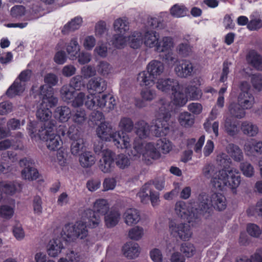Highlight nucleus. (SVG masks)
I'll use <instances>...</instances> for the list:
<instances>
[{
  "instance_id": "6e6d98bb",
  "label": "nucleus",
  "mask_w": 262,
  "mask_h": 262,
  "mask_svg": "<svg viewBox=\"0 0 262 262\" xmlns=\"http://www.w3.org/2000/svg\"><path fill=\"white\" fill-rule=\"evenodd\" d=\"M67 135L72 141H76L79 139H83L80 135L79 130L74 126H71L67 132Z\"/></svg>"
},
{
  "instance_id": "412c9836",
  "label": "nucleus",
  "mask_w": 262,
  "mask_h": 262,
  "mask_svg": "<svg viewBox=\"0 0 262 262\" xmlns=\"http://www.w3.org/2000/svg\"><path fill=\"white\" fill-rule=\"evenodd\" d=\"M172 94L173 95V104L176 106H183L188 101V97L186 93H183V89L182 85L179 83L178 89L173 90Z\"/></svg>"
},
{
  "instance_id": "de8ad7c7",
  "label": "nucleus",
  "mask_w": 262,
  "mask_h": 262,
  "mask_svg": "<svg viewBox=\"0 0 262 262\" xmlns=\"http://www.w3.org/2000/svg\"><path fill=\"white\" fill-rule=\"evenodd\" d=\"M119 126L122 130L120 133H123V135L126 137V139L127 141L128 138L124 135V132L129 133L132 130L134 127L133 121L129 118L124 117L121 120L119 123Z\"/></svg>"
},
{
  "instance_id": "4c0bfd02",
  "label": "nucleus",
  "mask_w": 262,
  "mask_h": 262,
  "mask_svg": "<svg viewBox=\"0 0 262 262\" xmlns=\"http://www.w3.org/2000/svg\"><path fill=\"white\" fill-rule=\"evenodd\" d=\"M60 94L64 101L70 103L75 96L76 92L71 86L64 85L61 88Z\"/></svg>"
},
{
  "instance_id": "b1692460",
  "label": "nucleus",
  "mask_w": 262,
  "mask_h": 262,
  "mask_svg": "<svg viewBox=\"0 0 262 262\" xmlns=\"http://www.w3.org/2000/svg\"><path fill=\"white\" fill-rule=\"evenodd\" d=\"M238 101L241 104L243 110L249 109L254 101L253 96L248 91L242 92L238 97Z\"/></svg>"
},
{
  "instance_id": "f3484780",
  "label": "nucleus",
  "mask_w": 262,
  "mask_h": 262,
  "mask_svg": "<svg viewBox=\"0 0 262 262\" xmlns=\"http://www.w3.org/2000/svg\"><path fill=\"white\" fill-rule=\"evenodd\" d=\"M194 82H191L185 89V93L191 100H198L202 96V92L200 86L201 82L199 80L198 83L194 84Z\"/></svg>"
},
{
  "instance_id": "a878e982",
  "label": "nucleus",
  "mask_w": 262,
  "mask_h": 262,
  "mask_svg": "<svg viewBox=\"0 0 262 262\" xmlns=\"http://www.w3.org/2000/svg\"><path fill=\"white\" fill-rule=\"evenodd\" d=\"M104 215L105 226L107 228H111L118 224L120 220V214L117 210L112 209Z\"/></svg>"
},
{
  "instance_id": "aec40b11",
  "label": "nucleus",
  "mask_w": 262,
  "mask_h": 262,
  "mask_svg": "<svg viewBox=\"0 0 262 262\" xmlns=\"http://www.w3.org/2000/svg\"><path fill=\"white\" fill-rule=\"evenodd\" d=\"M124 255L128 259H134L138 256L139 251V245L130 242L125 244L122 247Z\"/></svg>"
},
{
  "instance_id": "f8f14e48",
  "label": "nucleus",
  "mask_w": 262,
  "mask_h": 262,
  "mask_svg": "<svg viewBox=\"0 0 262 262\" xmlns=\"http://www.w3.org/2000/svg\"><path fill=\"white\" fill-rule=\"evenodd\" d=\"M194 66L189 60L182 59L179 61L174 70L176 74L181 78H187L192 76Z\"/></svg>"
},
{
  "instance_id": "13d9d810",
  "label": "nucleus",
  "mask_w": 262,
  "mask_h": 262,
  "mask_svg": "<svg viewBox=\"0 0 262 262\" xmlns=\"http://www.w3.org/2000/svg\"><path fill=\"white\" fill-rule=\"evenodd\" d=\"M143 235V229L139 226H136L132 228L128 232L129 237L136 241L140 239Z\"/></svg>"
},
{
  "instance_id": "864d4df0",
  "label": "nucleus",
  "mask_w": 262,
  "mask_h": 262,
  "mask_svg": "<svg viewBox=\"0 0 262 262\" xmlns=\"http://www.w3.org/2000/svg\"><path fill=\"white\" fill-rule=\"evenodd\" d=\"M170 14L176 17H181L186 14V8L183 6L178 4L173 5L170 9Z\"/></svg>"
},
{
  "instance_id": "4d7b16f0",
  "label": "nucleus",
  "mask_w": 262,
  "mask_h": 262,
  "mask_svg": "<svg viewBox=\"0 0 262 262\" xmlns=\"http://www.w3.org/2000/svg\"><path fill=\"white\" fill-rule=\"evenodd\" d=\"M228 109L230 115H245V111L238 102H231L229 105Z\"/></svg>"
},
{
  "instance_id": "3c124183",
  "label": "nucleus",
  "mask_w": 262,
  "mask_h": 262,
  "mask_svg": "<svg viewBox=\"0 0 262 262\" xmlns=\"http://www.w3.org/2000/svg\"><path fill=\"white\" fill-rule=\"evenodd\" d=\"M124 34H117L113 36L112 44L114 47L117 49L124 48L126 43V38Z\"/></svg>"
},
{
  "instance_id": "e2e57ef3",
  "label": "nucleus",
  "mask_w": 262,
  "mask_h": 262,
  "mask_svg": "<svg viewBox=\"0 0 262 262\" xmlns=\"http://www.w3.org/2000/svg\"><path fill=\"white\" fill-rule=\"evenodd\" d=\"M253 88L258 91L262 90V75L260 74H254L251 80Z\"/></svg>"
},
{
  "instance_id": "0e129e2a",
  "label": "nucleus",
  "mask_w": 262,
  "mask_h": 262,
  "mask_svg": "<svg viewBox=\"0 0 262 262\" xmlns=\"http://www.w3.org/2000/svg\"><path fill=\"white\" fill-rule=\"evenodd\" d=\"M247 232L251 236L258 237L261 234V231L260 228L254 224H249L247 227Z\"/></svg>"
},
{
  "instance_id": "bb28decb",
  "label": "nucleus",
  "mask_w": 262,
  "mask_h": 262,
  "mask_svg": "<svg viewBox=\"0 0 262 262\" xmlns=\"http://www.w3.org/2000/svg\"><path fill=\"white\" fill-rule=\"evenodd\" d=\"M184 39L186 42H182L178 45L176 50L178 54L182 57H188L192 52V46L190 45V35H186Z\"/></svg>"
},
{
  "instance_id": "dca6fc26",
  "label": "nucleus",
  "mask_w": 262,
  "mask_h": 262,
  "mask_svg": "<svg viewBox=\"0 0 262 262\" xmlns=\"http://www.w3.org/2000/svg\"><path fill=\"white\" fill-rule=\"evenodd\" d=\"M247 63L258 71H262V56L255 50H250L246 57Z\"/></svg>"
},
{
  "instance_id": "09e8293b",
  "label": "nucleus",
  "mask_w": 262,
  "mask_h": 262,
  "mask_svg": "<svg viewBox=\"0 0 262 262\" xmlns=\"http://www.w3.org/2000/svg\"><path fill=\"white\" fill-rule=\"evenodd\" d=\"M21 176L23 179L29 180L37 179L39 176V173L37 169L34 167L30 169H24L21 171Z\"/></svg>"
},
{
  "instance_id": "f704fd0d",
  "label": "nucleus",
  "mask_w": 262,
  "mask_h": 262,
  "mask_svg": "<svg viewBox=\"0 0 262 262\" xmlns=\"http://www.w3.org/2000/svg\"><path fill=\"white\" fill-rule=\"evenodd\" d=\"M227 152L234 160L240 162L243 159V154L239 147L234 144L230 143L226 147Z\"/></svg>"
},
{
  "instance_id": "bf43d9fd",
  "label": "nucleus",
  "mask_w": 262,
  "mask_h": 262,
  "mask_svg": "<svg viewBox=\"0 0 262 262\" xmlns=\"http://www.w3.org/2000/svg\"><path fill=\"white\" fill-rule=\"evenodd\" d=\"M14 213L13 209L8 205H2L0 207V216L2 218L9 220L12 217Z\"/></svg>"
},
{
  "instance_id": "cd10ccee",
  "label": "nucleus",
  "mask_w": 262,
  "mask_h": 262,
  "mask_svg": "<svg viewBox=\"0 0 262 262\" xmlns=\"http://www.w3.org/2000/svg\"><path fill=\"white\" fill-rule=\"evenodd\" d=\"M100 99V96H97L95 94H91V96H88L85 101V105L88 109L96 111L95 115H103L102 112L97 110L99 108Z\"/></svg>"
},
{
  "instance_id": "338daca9",
  "label": "nucleus",
  "mask_w": 262,
  "mask_h": 262,
  "mask_svg": "<svg viewBox=\"0 0 262 262\" xmlns=\"http://www.w3.org/2000/svg\"><path fill=\"white\" fill-rule=\"evenodd\" d=\"M181 251L187 257L192 256L194 253V247L190 244H182L181 247Z\"/></svg>"
},
{
  "instance_id": "8fccbe9b",
  "label": "nucleus",
  "mask_w": 262,
  "mask_h": 262,
  "mask_svg": "<svg viewBox=\"0 0 262 262\" xmlns=\"http://www.w3.org/2000/svg\"><path fill=\"white\" fill-rule=\"evenodd\" d=\"M68 85L71 86L75 91H80L82 88L84 87L82 77L80 75L73 77Z\"/></svg>"
},
{
  "instance_id": "a18cd8bd",
  "label": "nucleus",
  "mask_w": 262,
  "mask_h": 262,
  "mask_svg": "<svg viewBox=\"0 0 262 262\" xmlns=\"http://www.w3.org/2000/svg\"><path fill=\"white\" fill-rule=\"evenodd\" d=\"M16 186L12 182H0V190L6 194L13 195L16 191Z\"/></svg>"
},
{
  "instance_id": "79ce46f5",
  "label": "nucleus",
  "mask_w": 262,
  "mask_h": 262,
  "mask_svg": "<svg viewBox=\"0 0 262 262\" xmlns=\"http://www.w3.org/2000/svg\"><path fill=\"white\" fill-rule=\"evenodd\" d=\"M241 129L245 135L249 137L255 136L258 132V128L256 125L248 122L242 123Z\"/></svg>"
},
{
  "instance_id": "774afa93",
  "label": "nucleus",
  "mask_w": 262,
  "mask_h": 262,
  "mask_svg": "<svg viewBox=\"0 0 262 262\" xmlns=\"http://www.w3.org/2000/svg\"><path fill=\"white\" fill-rule=\"evenodd\" d=\"M84 99V93L83 92H80L78 94L76 93L75 96L71 102H72V104L74 107H77L83 105Z\"/></svg>"
},
{
  "instance_id": "4468645a",
  "label": "nucleus",
  "mask_w": 262,
  "mask_h": 262,
  "mask_svg": "<svg viewBox=\"0 0 262 262\" xmlns=\"http://www.w3.org/2000/svg\"><path fill=\"white\" fill-rule=\"evenodd\" d=\"M170 116H164L163 119L158 118L152 122L151 127L154 128V134L157 137L165 136L168 132L169 127L167 123V119Z\"/></svg>"
},
{
  "instance_id": "e433bc0d",
  "label": "nucleus",
  "mask_w": 262,
  "mask_h": 262,
  "mask_svg": "<svg viewBox=\"0 0 262 262\" xmlns=\"http://www.w3.org/2000/svg\"><path fill=\"white\" fill-rule=\"evenodd\" d=\"M86 150L83 139H79L71 143V152L74 156H80Z\"/></svg>"
},
{
  "instance_id": "603ef678",
  "label": "nucleus",
  "mask_w": 262,
  "mask_h": 262,
  "mask_svg": "<svg viewBox=\"0 0 262 262\" xmlns=\"http://www.w3.org/2000/svg\"><path fill=\"white\" fill-rule=\"evenodd\" d=\"M231 159L228 155L222 154L216 157V163L218 165L223 168L222 169L228 168L231 164Z\"/></svg>"
},
{
  "instance_id": "a19ab883",
  "label": "nucleus",
  "mask_w": 262,
  "mask_h": 262,
  "mask_svg": "<svg viewBox=\"0 0 262 262\" xmlns=\"http://www.w3.org/2000/svg\"><path fill=\"white\" fill-rule=\"evenodd\" d=\"M114 28L116 32L125 34L129 30V23L127 19L119 18L114 21Z\"/></svg>"
},
{
  "instance_id": "5fc2aeb1",
  "label": "nucleus",
  "mask_w": 262,
  "mask_h": 262,
  "mask_svg": "<svg viewBox=\"0 0 262 262\" xmlns=\"http://www.w3.org/2000/svg\"><path fill=\"white\" fill-rule=\"evenodd\" d=\"M156 146L158 150H161L164 154L168 152L171 149L170 142L166 138L159 139L156 143Z\"/></svg>"
},
{
  "instance_id": "c03bdc74",
  "label": "nucleus",
  "mask_w": 262,
  "mask_h": 262,
  "mask_svg": "<svg viewBox=\"0 0 262 262\" xmlns=\"http://www.w3.org/2000/svg\"><path fill=\"white\" fill-rule=\"evenodd\" d=\"M136 125V134L140 139L139 141H142V139L146 138L149 134V126L143 121L139 122Z\"/></svg>"
},
{
  "instance_id": "58836bf2",
  "label": "nucleus",
  "mask_w": 262,
  "mask_h": 262,
  "mask_svg": "<svg viewBox=\"0 0 262 262\" xmlns=\"http://www.w3.org/2000/svg\"><path fill=\"white\" fill-rule=\"evenodd\" d=\"M93 208L99 215H104L108 212L110 207L106 200L100 199L95 202Z\"/></svg>"
},
{
  "instance_id": "1a4fd4ad",
  "label": "nucleus",
  "mask_w": 262,
  "mask_h": 262,
  "mask_svg": "<svg viewBox=\"0 0 262 262\" xmlns=\"http://www.w3.org/2000/svg\"><path fill=\"white\" fill-rule=\"evenodd\" d=\"M169 228L171 234L173 236L178 237L184 241L189 240L192 234L190 227L188 224L180 223L176 224L174 222L170 221Z\"/></svg>"
},
{
  "instance_id": "39448f33",
  "label": "nucleus",
  "mask_w": 262,
  "mask_h": 262,
  "mask_svg": "<svg viewBox=\"0 0 262 262\" xmlns=\"http://www.w3.org/2000/svg\"><path fill=\"white\" fill-rule=\"evenodd\" d=\"M98 136L105 141H112L117 148H126L129 143L126 137L119 132L114 133L111 124L106 121L101 122L96 129Z\"/></svg>"
},
{
  "instance_id": "680f3d73",
  "label": "nucleus",
  "mask_w": 262,
  "mask_h": 262,
  "mask_svg": "<svg viewBox=\"0 0 262 262\" xmlns=\"http://www.w3.org/2000/svg\"><path fill=\"white\" fill-rule=\"evenodd\" d=\"M26 8L20 5L13 7L11 9V15L13 17L19 18L24 16L25 14Z\"/></svg>"
},
{
  "instance_id": "6ab92c4d",
  "label": "nucleus",
  "mask_w": 262,
  "mask_h": 262,
  "mask_svg": "<svg viewBox=\"0 0 262 262\" xmlns=\"http://www.w3.org/2000/svg\"><path fill=\"white\" fill-rule=\"evenodd\" d=\"M179 82L173 79H160L157 83V88L162 92H168L170 90L172 91L178 89Z\"/></svg>"
},
{
  "instance_id": "7c9ffc66",
  "label": "nucleus",
  "mask_w": 262,
  "mask_h": 262,
  "mask_svg": "<svg viewBox=\"0 0 262 262\" xmlns=\"http://www.w3.org/2000/svg\"><path fill=\"white\" fill-rule=\"evenodd\" d=\"M79 161L82 167L89 168L95 163L96 158L91 151L85 150L79 156Z\"/></svg>"
},
{
  "instance_id": "c85d7f7f",
  "label": "nucleus",
  "mask_w": 262,
  "mask_h": 262,
  "mask_svg": "<svg viewBox=\"0 0 262 262\" xmlns=\"http://www.w3.org/2000/svg\"><path fill=\"white\" fill-rule=\"evenodd\" d=\"M159 36V34L156 31H147L142 36L143 43L146 47L154 49L155 43L157 42Z\"/></svg>"
},
{
  "instance_id": "052dcab7",
  "label": "nucleus",
  "mask_w": 262,
  "mask_h": 262,
  "mask_svg": "<svg viewBox=\"0 0 262 262\" xmlns=\"http://www.w3.org/2000/svg\"><path fill=\"white\" fill-rule=\"evenodd\" d=\"M239 167L243 174L246 177H251L253 175V167L250 163L248 162L241 163Z\"/></svg>"
},
{
  "instance_id": "0eeeda50",
  "label": "nucleus",
  "mask_w": 262,
  "mask_h": 262,
  "mask_svg": "<svg viewBox=\"0 0 262 262\" xmlns=\"http://www.w3.org/2000/svg\"><path fill=\"white\" fill-rule=\"evenodd\" d=\"M133 147L137 154L142 155L143 159L147 164H151V160L157 159L160 156L157 147H156L151 142L136 141L134 143Z\"/></svg>"
},
{
  "instance_id": "c756f323",
  "label": "nucleus",
  "mask_w": 262,
  "mask_h": 262,
  "mask_svg": "<svg viewBox=\"0 0 262 262\" xmlns=\"http://www.w3.org/2000/svg\"><path fill=\"white\" fill-rule=\"evenodd\" d=\"M47 247L48 253L52 257L57 256L60 253L61 249L63 248L60 238H56L50 241Z\"/></svg>"
},
{
  "instance_id": "473e14b6",
  "label": "nucleus",
  "mask_w": 262,
  "mask_h": 262,
  "mask_svg": "<svg viewBox=\"0 0 262 262\" xmlns=\"http://www.w3.org/2000/svg\"><path fill=\"white\" fill-rule=\"evenodd\" d=\"M82 23V19L80 16H77L65 25L62 29L63 34H68L70 32L74 31L78 29Z\"/></svg>"
},
{
  "instance_id": "ea45409f",
  "label": "nucleus",
  "mask_w": 262,
  "mask_h": 262,
  "mask_svg": "<svg viewBox=\"0 0 262 262\" xmlns=\"http://www.w3.org/2000/svg\"><path fill=\"white\" fill-rule=\"evenodd\" d=\"M237 123L233 116L226 118L225 122V127L227 133L230 136H233L237 134Z\"/></svg>"
},
{
  "instance_id": "ddd939ff",
  "label": "nucleus",
  "mask_w": 262,
  "mask_h": 262,
  "mask_svg": "<svg viewBox=\"0 0 262 262\" xmlns=\"http://www.w3.org/2000/svg\"><path fill=\"white\" fill-rule=\"evenodd\" d=\"M115 152L111 150H107L104 152L102 159L100 160L99 168L104 173L111 172L115 168L114 158Z\"/></svg>"
},
{
  "instance_id": "72a5a7b5",
  "label": "nucleus",
  "mask_w": 262,
  "mask_h": 262,
  "mask_svg": "<svg viewBox=\"0 0 262 262\" xmlns=\"http://www.w3.org/2000/svg\"><path fill=\"white\" fill-rule=\"evenodd\" d=\"M66 50L68 54L70 56L71 59L74 60L76 59V56L80 50V46L78 42L77 38H72L67 45Z\"/></svg>"
},
{
  "instance_id": "f257e3e1",
  "label": "nucleus",
  "mask_w": 262,
  "mask_h": 262,
  "mask_svg": "<svg viewBox=\"0 0 262 262\" xmlns=\"http://www.w3.org/2000/svg\"><path fill=\"white\" fill-rule=\"evenodd\" d=\"M57 116H36L37 121H31L28 127L32 139L37 137L45 142L48 149L54 151L60 149L62 141L59 135L54 133L58 120Z\"/></svg>"
},
{
  "instance_id": "423d86ee",
  "label": "nucleus",
  "mask_w": 262,
  "mask_h": 262,
  "mask_svg": "<svg viewBox=\"0 0 262 262\" xmlns=\"http://www.w3.org/2000/svg\"><path fill=\"white\" fill-rule=\"evenodd\" d=\"M147 71L139 73L137 80L141 86H150L154 83L155 76L161 75L164 70V65L161 61L154 60L147 66Z\"/></svg>"
},
{
  "instance_id": "9d476101",
  "label": "nucleus",
  "mask_w": 262,
  "mask_h": 262,
  "mask_svg": "<svg viewBox=\"0 0 262 262\" xmlns=\"http://www.w3.org/2000/svg\"><path fill=\"white\" fill-rule=\"evenodd\" d=\"M197 205L194 207L197 212V218L201 215L209 214L212 211L211 198L206 193L203 192L199 194L198 198Z\"/></svg>"
},
{
  "instance_id": "4be33fe9",
  "label": "nucleus",
  "mask_w": 262,
  "mask_h": 262,
  "mask_svg": "<svg viewBox=\"0 0 262 262\" xmlns=\"http://www.w3.org/2000/svg\"><path fill=\"white\" fill-rule=\"evenodd\" d=\"M25 83L19 81L18 79H15L7 90L6 94L11 98L15 96L20 95L25 90Z\"/></svg>"
},
{
  "instance_id": "c9c22d12",
  "label": "nucleus",
  "mask_w": 262,
  "mask_h": 262,
  "mask_svg": "<svg viewBox=\"0 0 262 262\" xmlns=\"http://www.w3.org/2000/svg\"><path fill=\"white\" fill-rule=\"evenodd\" d=\"M114 159L115 164L121 169L128 168L130 164V159L127 156L123 154L116 155L115 153Z\"/></svg>"
},
{
  "instance_id": "69168bd1",
  "label": "nucleus",
  "mask_w": 262,
  "mask_h": 262,
  "mask_svg": "<svg viewBox=\"0 0 262 262\" xmlns=\"http://www.w3.org/2000/svg\"><path fill=\"white\" fill-rule=\"evenodd\" d=\"M172 106L169 102H165L159 108L158 115H171Z\"/></svg>"
},
{
  "instance_id": "5701e85b",
  "label": "nucleus",
  "mask_w": 262,
  "mask_h": 262,
  "mask_svg": "<svg viewBox=\"0 0 262 262\" xmlns=\"http://www.w3.org/2000/svg\"><path fill=\"white\" fill-rule=\"evenodd\" d=\"M25 83L19 81L18 79H15L7 90L6 94L11 98L15 96L20 95L25 90Z\"/></svg>"
},
{
  "instance_id": "6e6552de",
  "label": "nucleus",
  "mask_w": 262,
  "mask_h": 262,
  "mask_svg": "<svg viewBox=\"0 0 262 262\" xmlns=\"http://www.w3.org/2000/svg\"><path fill=\"white\" fill-rule=\"evenodd\" d=\"M173 47V38L170 36H164L161 38H159L153 49L157 53H166L164 57L165 60L167 62H173L175 58L170 52Z\"/></svg>"
},
{
  "instance_id": "2f4dec72",
  "label": "nucleus",
  "mask_w": 262,
  "mask_h": 262,
  "mask_svg": "<svg viewBox=\"0 0 262 262\" xmlns=\"http://www.w3.org/2000/svg\"><path fill=\"white\" fill-rule=\"evenodd\" d=\"M124 215L125 222L128 225L136 224L140 220L139 212L136 209H127Z\"/></svg>"
},
{
  "instance_id": "a211bd4d",
  "label": "nucleus",
  "mask_w": 262,
  "mask_h": 262,
  "mask_svg": "<svg viewBox=\"0 0 262 262\" xmlns=\"http://www.w3.org/2000/svg\"><path fill=\"white\" fill-rule=\"evenodd\" d=\"M116 106V100L113 95L110 94L102 95L99 103V108L104 112L109 113L114 110Z\"/></svg>"
},
{
  "instance_id": "7ed1b4c3",
  "label": "nucleus",
  "mask_w": 262,
  "mask_h": 262,
  "mask_svg": "<svg viewBox=\"0 0 262 262\" xmlns=\"http://www.w3.org/2000/svg\"><path fill=\"white\" fill-rule=\"evenodd\" d=\"M43 81L45 84L41 85L38 90L34 91L32 89V94L35 98H38L41 100L42 103H48L47 107H52L58 102L57 98L53 96V86L58 83V78L54 73H47L44 76Z\"/></svg>"
},
{
  "instance_id": "9b49d317",
  "label": "nucleus",
  "mask_w": 262,
  "mask_h": 262,
  "mask_svg": "<svg viewBox=\"0 0 262 262\" xmlns=\"http://www.w3.org/2000/svg\"><path fill=\"white\" fill-rule=\"evenodd\" d=\"M175 210L177 214L184 219H186L189 222L193 219L197 218V212L194 207L187 206L184 201H179L175 205Z\"/></svg>"
},
{
  "instance_id": "f03ea898",
  "label": "nucleus",
  "mask_w": 262,
  "mask_h": 262,
  "mask_svg": "<svg viewBox=\"0 0 262 262\" xmlns=\"http://www.w3.org/2000/svg\"><path fill=\"white\" fill-rule=\"evenodd\" d=\"M82 222H77L74 225L66 224L61 233V238L66 242H74L77 238L83 239L87 236L88 226L93 228L97 227L100 221V216L94 209H88L84 211L82 215Z\"/></svg>"
},
{
  "instance_id": "20e7f679",
  "label": "nucleus",
  "mask_w": 262,
  "mask_h": 262,
  "mask_svg": "<svg viewBox=\"0 0 262 262\" xmlns=\"http://www.w3.org/2000/svg\"><path fill=\"white\" fill-rule=\"evenodd\" d=\"M241 177L232 170L222 169L219 174L211 180L212 187L216 190L223 191L226 187L230 189L234 194H236V188L241 183Z\"/></svg>"
},
{
  "instance_id": "49530a36",
  "label": "nucleus",
  "mask_w": 262,
  "mask_h": 262,
  "mask_svg": "<svg viewBox=\"0 0 262 262\" xmlns=\"http://www.w3.org/2000/svg\"><path fill=\"white\" fill-rule=\"evenodd\" d=\"M129 44L130 47L133 49H138L140 47L143 41L142 36L140 32H135L129 37Z\"/></svg>"
},
{
  "instance_id": "37998d69",
  "label": "nucleus",
  "mask_w": 262,
  "mask_h": 262,
  "mask_svg": "<svg viewBox=\"0 0 262 262\" xmlns=\"http://www.w3.org/2000/svg\"><path fill=\"white\" fill-rule=\"evenodd\" d=\"M152 184L150 183H145L137 193V196L140 199L141 202L143 204H147L149 201V191H151Z\"/></svg>"
},
{
  "instance_id": "2eb2a0df",
  "label": "nucleus",
  "mask_w": 262,
  "mask_h": 262,
  "mask_svg": "<svg viewBox=\"0 0 262 262\" xmlns=\"http://www.w3.org/2000/svg\"><path fill=\"white\" fill-rule=\"evenodd\" d=\"M88 88L91 94H101L106 89L107 82L100 77H94L89 80Z\"/></svg>"
},
{
  "instance_id": "393cba45",
  "label": "nucleus",
  "mask_w": 262,
  "mask_h": 262,
  "mask_svg": "<svg viewBox=\"0 0 262 262\" xmlns=\"http://www.w3.org/2000/svg\"><path fill=\"white\" fill-rule=\"evenodd\" d=\"M212 207L218 211H223L227 207L226 199L221 193H214L211 196Z\"/></svg>"
}]
</instances>
